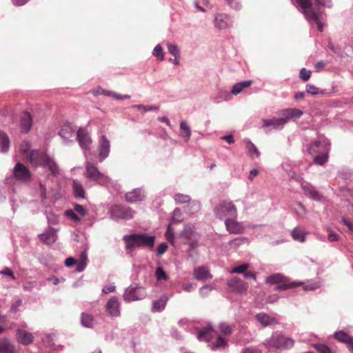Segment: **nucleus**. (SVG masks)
I'll return each mask as SVG.
<instances>
[{
    "label": "nucleus",
    "instance_id": "obj_1",
    "mask_svg": "<svg viewBox=\"0 0 353 353\" xmlns=\"http://www.w3.org/2000/svg\"><path fill=\"white\" fill-rule=\"evenodd\" d=\"M297 8L304 14L305 19L312 24L316 25L319 32L323 30V12L321 8H331V1L323 0H295Z\"/></svg>",
    "mask_w": 353,
    "mask_h": 353
},
{
    "label": "nucleus",
    "instance_id": "obj_2",
    "mask_svg": "<svg viewBox=\"0 0 353 353\" xmlns=\"http://www.w3.org/2000/svg\"><path fill=\"white\" fill-rule=\"evenodd\" d=\"M307 150L314 157V164L323 165L328 161L330 143L326 137L320 136L307 146Z\"/></svg>",
    "mask_w": 353,
    "mask_h": 353
},
{
    "label": "nucleus",
    "instance_id": "obj_3",
    "mask_svg": "<svg viewBox=\"0 0 353 353\" xmlns=\"http://www.w3.org/2000/svg\"><path fill=\"white\" fill-rule=\"evenodd\" d=\"M30 161L34 166H41L43 168L54 177H57L61 174V170L54 159L44 151H31Z\"/></svg>",
    "mask_w": 353,
    "mask_h": 353
},
{
    "label": "nucleus",
    "instance_id": "obj_4",
    "mask_svg": "<svg viewBox=\"0 0 353 353\" xmlns=\"http://www.w3.org/2000/svg\"><path fill=\"white\" fill-rule=\"evenodd\" d=\"M156 236L147 233H134L123 236L127 252H132L136 248H153Z\"/></svg>",
    "mask_w": 353,
    "mask_h": 353
},
{
    "label": "nucleus",
    "instance_id": "obj_5",
    "mask_svg": "<svg viewBox=\"0 0 353 353\" xmlns=\"http://www.w3.org/2000/svg\"><path fill=\"white\" fill-rule=\"evenodd\" d=\"M263 345L268 349L285 350L294 347V340L279 331L273 332L271 336L265 339Z\"/></svg>",
    "mask_w": 353,
    "mask_h": 353
},
{
    "label": "nucleus",
    "instance_id": "obj_6",
    "mask_svg": "<svg viewBox=\"0 0 353 353\" xmlns=\"http://www.w3.org/2000/svg\"><path fill=\"white\" fill-rule=\"evenodd\" d=\"M215 216L225 221L230 218H237L238 212L235 205L229 201H222L214 208Z\"/></svg>",
    "mask_w": 353,
    "mask_h": 353
},
{
    "label": "nucleus",
    "instance_id": "obj_7",
    "mask_svg": "<svg viewBox=\"0 0 353 353\" xmlns=\"http://www.w3.org/2000/svg\"><path fill=\"white\" fill-rule=\"evenodd\" d=\"M265 281L270 284H277L274 288L275 291H284L288 289L299 286L300 282H289L288 279L281 273L272 274L265 279Z\"/></svg>",
    "mask_w": 353,
    "mask_h": 353
},
{
    "label": "nucleus",
    "instance_id": "obj_8",
    "mask_svg": "<svg viewBox=\"0 0 353 353\" xmlns=\"http://www.w3.org/2000/svg\"><path fill=\"white\" fill-rule=\"evenodd\" d=\"M145 289L137 283H132L124 291L123 300L127 303L140 301L146 296Z\"/></svg>",
    "mask_w": 353,
    "mask_h": 353
},
{
    "label": "nucleus",
    "instance_id": "obj_9",
    "mask_svg": "<svg viewBox=\"0 0 353 353\" xmlns=\"http://www.w3.org/2000/svg\"><path fill=\"white\" fill-rule=\"evenodd\" d=\"M31 173L28 168L21 163H17L14 165L12 173L10 176L6 178V183L12 185L14 180L27 181L31 178Z\"/></svg>",
    "mask_w": 353,
    "mask_h": 353
},
{
    "label": "nucleus",
    "instance_id": "obj_10",
    "mask_svg": "<svg viewBox=\"0 0 353 353\" xmlns=\"http://www.w3.org/2000/svg\"><path fill=\"white\" fill-rule=\"evenodd\" d=\"M109 214L110 219L113 221H127L133 218L134 211L128 207L121 205H114L109 209Z\"/></svg>",
    "mask_w": 353,
    "mask_h": 353
},
{
    "label": "nucleus",
    "instance_id": "obj_11",
    "mask_svg": "<svg viewBox=\"0 0 353 353\" xmlns=\"http://www.w3.org/2000/svg\"><path fill=\"white\" fill-rule=\"evenodd\" d=\"M86 178L92 181H96L99 184L103 185L109 181V178L101 173L93 163L86 162L85 173Z\"/></svg>",
    "mask_w": 353,
    "mask_h": 353
},
{
    "label": "nucleus",
    "instance_id": "obj_12",
    "mask_svg": "<svg viewBox=\"0 0 353 353\" xmlns=\"http://www.w3.org/2000/svg\"><path fill=\"white\" fill-rule=\"evenodd\" d=\"M98 158L100 163L107 159L110 152V141L105 134H102L98 141Z\"/></svg>",
    "mask_w": 353,
    "mask_h": 353
},
{
    "label": "nucleus",
    "instance_id": "obj_13",
    "mask_svg": "<svg viewBox=\"0 0 353 353\" xmlns=\"http://www.w3.org/2000/svg\"><path fill=\"white\" fill-rule=\"evenodd\" d=\"M77 140L83 150H90L92 140L86 128L81 127L78 129L77 131Z\"/></svg>",
    "mask_w": 353,
    "mask_h": 353
},
{
    "label": "nucleus",
    "instance_id": "obj_14",
    "mask_svg": "<svg viewBox=\"0 0 353 353\" xmlns=\"http://www.w3.org/2000/svg\"><path fill=\"white\" fill-rule=\"evenodd\" d=\"M214 26L219 30L230 28L233 25V19L226 14H216L214 20Z\"/></svg>",
    "mask_w": 353,
    "mask_h": 353
},
{
    "label": "nucleus",
    "instance_id": "obj_15",
    "mask_svg": "<svg viewBox=\"0 0 353 353\" xmlns=\"http://www.w3.org/2000/svg\"><path fill=\"white\" fill-rule=\"evenodd\" d=\"M121 303L119 299L114 296H112L105 305V310L109 316L112 317H118L120 316Z\"/></svg>",
    "mask_w": 353,
    "mask_h": 353
},
{
    "label": "nucleus",
    "instance_id": "obj_16",
    "mask_svg": "<svg viewBox=\"0 0 353 353\" xmlns=\"http://www.w3.org/2000/svg\"><path fill=\"white\" fill-rule=\"evenodd\" d=\"M225 226L230 234H241L244 232L245 228L236 218H230L225 221Z\"/></svg>",
    "mask_w": 353,
    "mask_h": 353
},
{
    "label": "nucleus",
    "instance_id": "obj_17",
    "mask_svg": "<svg viewBox=\"0 0 353 353\" xmlns=\"http://www.w3.org/2000/svg\"><path fill=\"white\" fill-rule=\"evenodd\" d=\"M227 285L229 288L232 289L234 292L241 294H245L248 288V283L237 277L230 279Z\"/></svg>",
    "mask_w": 353,
    "mask_h": 353
},
{
    "label": "nucleus",
    "instance_id": "obj_18",
    "mask_svg": "<svg viewBox=\"0 0 353 353\" xmlns=\"http://www.w3.org/2000/svg\"><path fill=\"white\" fill-rule=\"evenodd\" d=\"M145 197V192L143 188L134 189L125 194V198L128 203L142 201Z\"/></svg>",
    "mask_w": 353,
    "mask_h": 353
},
{
    "label": "nucleus",
    "instance_id": "obj_19",
    "mask_svg": "<svg viewBox=\"0 0 353 353\" xmlns=\"http://www.w3.org/2000/svg\"><path fill=\"white\" fill-rule=\"evenodd\" d=\"M57 230L49 226L42 234L39 235V239L47 244H53L57 239Z\"/></svg>",
    "mask_w": 353,
    "mask_h": 353
},
{
    "label": "nucleus",
    "instance_id": "obj_20",
    "mask_svg": "<svg viewBox=\"0 0 353 353\" xmlns=\"http://www.w3.org/2000/svg\"><path fill=\"white\" fill-rule=\"evenodd\" d=\"M193 277L197 281H205L212 279L209 269L205 266H199L193 270Z\"/></svg>",
    "mask_w": 353,
    "mask_h": 353
},
{
    "label": "nucleus",
    "instance_id": "obj_21",
    "mask_svg": "<svg viewBox=\"0 0 353 353\" xmlns=\"http://www.w3.org/2000/svg\"><path fill=\"white\" fill-rule=\"evenodd\" d=\"M302 188L303 193L306 196L316 201H323V197L314 186L311 184H306L303 185Z\"/></svg>",
    "mask_w": 353,
    "mask_h": 353
},
{
    "label": "nucleus",
    "instance_id": "obj_22",
    "mask_svg": "<svg viewBox=\"0 0 353 353\" xmlns=\"http://www.w3.org/2000/svg\"><path fill=\"white\" fill-rule=\"evenodd\" d=\"M75 128L71 123L66 122L63 123L59 132L63 140L68 142L74 136Z\"/></svg>",
    "mask_w": 353,
    "mask_h": 353
},
{
    "label": "nucleus",
    "instance_id": "obj_23",
    "mask_svg": "<svg viewBox=\"0 0 353 353\" xmlns=\"http://www.w3.org/2000/svg\"><path fill=\"white\" fill-rule=\"evenodd\" d=\"M255 319L264 327L278 323V321L275 318L270 316L265 312L256 314L255 315Z\"/></svg>",
    "mask_w": 353,
    "mask_h": 353
},
{
    "label": "nucleus",
    "instance_id": "obj_24",
    "mask_svg": "<svg viewBox=\"0 0 353 353\" xmlns=\"http://www.w3.org/2000/svg\"><path fill=\"white\" fill-rule=\"evenodd\" d=\"M32 125V118L31 114L28 112H23L20 117V127L23 133H28Z\"/></svg>",
    "mask_w": 353,
    "mask_h": 353
},
{
    "label": "nucleus",
    "instance_id": "obj_25",
    "mask_svg": "<svg viewBox=\"0 0 353 353\" xmlns=\"http://www.w3.org/2000/svg\"><path fill=\"white\" fill-rule=\"evenodd\" d=\"M303 114V112L297 108H288L281 112V117L285 121V123L291 120L299 119Z\"/></svg>",
    "mask_w": 353,
    "mask_h": 353
},
{
    "label": "nucleus",
    "instance_id": "obj_26",
    "mask_svg": "<svg viewBox=\"0 0 353 353\" xmlns=\"http://www.w3.org/2000/svg\"><path fill=\"white\" fill-rule=\"evenodd\" d=\"M214 334L215 332L212 325H208L198 332L197 339L200 341H210Z\"/></svg>",
    "mask_w": 353,
    "mask_h": 353
},
{
    "label": "nucleus",
    "instance_id": "obj_27",
    "mask_svg": "<svg viewBox=\"0 0 353 353\" xmlns=\"http://www.w3.org/2000/svg\"><path fill=\"white\" fill-rule=\"evenodd\" d=\"M17 337L18 341L24 345L31 344L34 340V336L32 333L21 329L17 330Z\"/></svg>",
    "mask_w": 353,
    "mask_h": 353
},
{
    "label": "nucleus",
    "instance_id": "obj_28",
    "mask_svg": "<svg viewBox=\"0 0 353 353\" xmlns=\"http://www.w3.org/2000/svg\"><path fill=\"white\" fill-rule=\"evenodd\" d=\"M15 345L8 339L2 338L0 339V353H16Z\"/></svg>",
    "mask_w": 353,
    "mask_h": 353
},
{
    "label": "nucleus",
    "instance_id": "obj_29",
    "mask_svg": "<svg viewBox=\"0 0 353 353\" xmlns=\"http://www.w3.org/2000/svg\"><path fill=\"white\" fill-rule=\"evenodd\" d=\"M334 338L346 345L348 347L353 343V337L343 330L337 331L334 334Z\"/></svg>",
    "mask_w": 353,
    "mask_h": 353
},
{
    "label": "nucleus",
    "instance_id": "obj_30",
    "mask_svg": "<svg viewBox=\"0 0 353 353\" xmlns=\"http://www.w3.org/2000/svg\"><path fill=\"white\" fill-rule=\"evenodd\" d=\"M285 124V121L283 119L282 117L280 118H272L268 119H265L263 121V126L265 127H272L275 129H281L283 125Z\"/></svg>",
    "mask_w": 353,
    "mask_h": 353
},
{
    "label": "nucleus",
    "instance_id": "obj_31",
    "mask_svg": "<svg viewBox=\"0 0 353 353\" xmlns=\"http://www.w3.org/2000/svg\"><path fill=\"white\" fill-rule=\"evenodd\" d=\"M168 301V298L166 296H162L159 299L153 301L152 311L154 312H162L167 304Z\"/></svg>",
    "mask_w": 353,
    "mask_h": 353
},
{
    "label": "nucleus",
    "instance_id": "obj_32",
    "mask_svg": "<svg viewBox=\"0 0 353 353\" xmlns=\"http://www.w3.org/2000/svg\"><path fill=\"white\" fill-rule=\"evenodd\" d=\"M327 48L333 52L334 54L338 55L341 58H345L347 57V54L345 52V48H347V45L344 47H342L338 44H334L332 41H329L327 44Z\"/></svg>",
    "mask_w": 353,
    "mask_h": 353
},
{
    "label": "nucleus",
    "instance_id": "obj_33",
    "mask_svg": "<svg viewBox=\"0 0 353 353\" xmlns=\"http://www.w3.org/2000/svg\"><path fill=\"white\" fill-rule=\"evenodd\" d=\"M201 210V203L199 201L193 200L188 203V205L185 207V212L190 216H193L199 212Z\"/></svg>",
    "mask_w": 353,
    "mask_h": 353
},
{
    "label": "nucleus",
    "instance_id": "obj_34",
    "mask_svg": "<svg viewBox=\"0 0 353 353\" xmlns=\"http://www.w3.org/2000/svg\"><path fill=\"white\" fill-rule=\"evenodd\" d=\"M179 128L181 131V135L184 139L185 141L187 142L190 140L192 132L190 126L185 121H181L179 123Z\"/></svg>",
    "mask_w": 353,
    "mask_h": 353
},
{
    "label": "nucleus",
    "instance_id": "obj_35",
    "mask_svg": "<svg viewBox=\"0 0 353 353\" xmlns=\"http://www.w3.org/2000/svg\"><path fill=\"white\" fill-rule=\"evenodd\" d=\"M72 189L74 196L76 199H83L85 198V190L82 185L77 181L74 180L72 182Z\"/></svg>",
    "mask_w": 353,
    "mask_h": 353
},
{
    "label": "nucleus",
    "instance_id": "obj_36",
    "mask_svg": "<svg viewBox=\"0 0 353 353\" xmlns=\"http://www.w3.org/2000/svg\"><path fill=\"white\" fill-rule=\"evenodd\" d=\"M243 141L245 143V148L248 150V154L251 158H253L254 155L256 157H259L260 156L259 150L250 139H245Z\"/></svg>",
    "mask_w": 353,
    "mask_h": 353
},
{
    "label": "nucleus",
    "instance_id": "obj_37",
    "mask_svg": "<svg viewBox=\"0 0 353 353\" xmlns=\"http://www.w3.org/2000/svg\"><path fill=\"white\" fill-rule=\"evenodd\" d=\"M10 148V139L8 136L2 131H0V150L3 153H6Z\"/></svg>",
    "mask_w": 353,
    "mask_h": 353
},
{
    "label": "nucleus",
    "instance_id": "obj_38",
    "mask_svg": "<svg viewBox=\"0 0 353 353\" xmlns=\"http://www.w3.org/2000/svg\"><path fill=\"white\" fill-rule=\"evenodd\" d=\"M305 91L307 94L315 96V95H325L327 94V90H321L312 84H307L305 86Z\"/></svg>",
    "mask_w": 353,
    "mask_h": 353
},
{
    "label": "nucleus",
    "instance_id": "obj_39",
    "mask_svg": "<svg viewBox=\"0 0 353 353\" xmlns=\"http://www.w3.org/2000/svg\"><path fill=\"white\" fill-rule=\"evenodd\" d=\"M94 318L92 315L83 312L81 316V323L82 326L87 328L93 327Z\"/></svg>",
    "mask_w": 353,
    "mask_h": 353
},
{
    "label": "nucleus",
    "instance_id": "obj_40",
    "mask_svg": "<svg viewBox=\"0 0 353 353\" xmlns=\"http://www.w3.org/2000/svg\"><path fill=\"white\" fill-rule=\"evenodd\" d=\"M292 237L294 240L301 243H303L305 241V233L303 230L299 228H294L291 232Z\"/></svg>",
    "mask_w": 353,
    "mask_h": 353
},
{
    "label": "nucleus",
    "instance_id": "obj_41",
    "mask_svg": "<svg viewBox=\"0 0 353 353\" xmlns=\"http://www.w3.org/2000/svg\"><path fill=\"white\" fill-rule=\"evenodd\" d=\"M45 215L47 219V221L49 225H58L59 223V216L56 214L52 211H46Z\"/></svg>",
    "mask_w": 353,
    "mask_h": 353
},
{
    "label": "nucleus",
    "instance_id": "obj_42",
    "mask_svg": "<svg viewBox=\"0 0 353 353\" xmlns=\"http://www.w3.org/2000/svg\"><path fill=\"white\" fill-rule=\"evenodd\" d=\"M174 199L178 204L188 203L191 201L190 196L181 193H176L174 195Z\"/></svg>",
    "mask_w": 353,
    "mask_h": 353
},
{
    "label": "nucleus",
    "instance_id": "obj_43",
    "mask_svg": "<svg viewBox=\"0 0 353 353\" xmlns=\"http://www.w3.org/2000/svg\"><path fill=\"white\" fill-rule=\"evenodd\" d=\"M194 234V229L193 226L191 225H185L183 228L182 232H181V237L190 240L193 235Z\"/></svg>",
    "mask_w": 353,
    "mask_h": 353
},
{
    "label": "nucleus",
    "instance_id": "obj_44",
    "mask_svg": "<svg viewBox=\"0 0 353 353\" xmlns=\"http://www.w3.org/2000/svg\"><path fill=\"white\" fill-rule=\"evenodd\" d=\"M248 242V239L247 237H236L229 242V245L234 248L237 249L241 245L246 243Z\"/></svg>",
    "mask_w": 353,
    "mask_h": 353
},
{
    "label": "nucleus",
    "instance_id": "obj_45",
    "mask_svg": "<svg viewBox=\"0 0 353 353\" xmlns=\"http://www.w3.org/2000/svg\"><path fill=\"white\" fill-rule=\"evenodd\" d=\"M152 55L160 61H163L165 59L163 48L161 44H157L152 51Z\"/></svg>",
    "mask_w": 353,
    "mask_h": 353
},
{
    "label": "nucleus",
    "instance_id": "obj_46",
    "mask_svg": "<svg viewBox=\"0 0 353 353\" xmlns=\"http://www.w3.org/2000/svg\"><path fill=\"white\" fill-rule=\"evenodd\" d=\"M301 285H303V289L305 290V291H307V290H315L316 289H319L321 288V283L319 282V281H311V282H308L307 283H303L301 282H300Z\"/></svg>",
    "mask_w": 353,
    "mask_h": 353
},
{
    "label": "nucleus",
    "instance_id": "obj_47",
    "mask_svg": "<svg viewBox=\"0 0 353 353\" xmlns=\"http://www.w3.org/2000/svg\"><path fill=\"white\" fill-rule=\"evenodd\" d=\"M155 276L157 281H167L168 276L161 266L158 267L155 270Z\"/></svg>",
    "mask_w": 353,
    "mask_h": 353
},
{
    "label": "nucleus",
    "instance_id": "obj_48",
    "mask_svg": "<svg viewBox=\"0 0 353 353\" xmlns=\"http://www.w3.org/2000/svg\"><path fill=\"white\" fill-rule=\"evenodd\" d=\"M227 344V341L225 339L219 336L212 343L211 349L215 350L219 347H225Z\"/></svg>",
    "mask_w": 353,
    "mask_h": 353
},
{
    "label": "nucleus",
    "instance_id": "obj_49",
    "mask_svg": "<svg viewBox=\"0 0 353 353\" xmlns=\"http://www.w3.org/2000/svg\"><path fill=\"white\" fill-rule=\"evenodd\" d=\"M214 289V286L212 285L206 284L200 288L199 293L201 296L206 297L209 295L210 292Z\"/></svg>",
    "mask_w": 353,
    "mask_h": 353
},
{
    "label": "nucleus",
    "instance_id": "obj_50",
    "mask_svg": "<svg viewBox=\"0 0 353 353\" xmlns=\"http://www.w3.org/2000/svg\"><path fill=\"white\" fill-rule=\"evenodd\" d=\"M188 258L194 263L198 262L199 260V250L194 249H188L187 250Z\"/></svg>",
    "mask_w": 353,
    "mask_h": 353
},
{
    "label": "nucleus",
    "instance_id": "obj_51",
    "mask_svg": "<svg viewBox=\"0 0 353 353\" xmlns=\"http://www.w3.org/2000/svg\"><path fill=\"white\" fill-rule=\"evenodd\" d=\"M249 268L248 263H242L234 267L230 272L233 274H243L245 271Z\"/></svg>",
    "mask_w": 353,
    "mask_h": 353
},
{
    "label": "nucleus",
    "instance_id": "obj_52",
    "mask_svg": "<svg viewBox=\"0 0 353 353\" xmlns=\"http://www.w3.org/2000/svg\"><path fill=\"white\" fill-rule=\"evenodd\" d=\"M313 346L319 353H332L330 348L325 344L316 343Z\"/></svg>",
    "mask_w": 353,
    "mask_h": 353
},
{
    "label": "nucleus",
    "instance_id": "obj_53",
    "mask_svg": "<svg viewBox=\"0 0 353 353\" xmlns=\"http://www.w3.org/2000/svg\"><path fill=\"white\" fill-rule=\"evenodd\" d=\"M64 215L67 218L72 220L74 222H80L81 221V219L79 218V216H78L76 214L75 212L73 210L69 209V210H65L64 212Z\"/></svg>",
    "mask_w": 353,
    "mask_h": 353
},
{
    "label": "nucleus",
    "instance_id": "obj_54",
    "mask_svg": "<svg viewBox=\"0 0 353 353\" xmlns=\"http://www.w3.org/2000/svg\"><path fill=\"white\" fill-rule=\"evenodd\" d=\"M168 50L174 57H177L179 55V49L178 46L174 43H168Z\"/></svg>",
    "mask_w": 353,
    "mask_h": 353
},
{
    "label": "nucleus",
    "instance_id": "obj_55",
    "mask_svg": "<svg viewBox=\"0 0 353 353\" xmlns=\"http://www.w3.org/2000/svg\"><path fill=\"white\" fill-rule=\"evenodd\" d=\"M22 300L18 299L15 302L12 303L10 305V313H17L19 310V307L22 305Z\"/></svg>",
    "mask_w": 353,
    "mask_h": 353
},
{
    "label": "nucleus",
    "instance_id": "obj_56",
    "mask_svg": "<svg viewBox=\"0 0 353 353\" xmlns=\"http://www.w3.org/2000/svg\"><path fill=\"white\" fill-rule=\"evenodd\" d=\"M219 328L221 332L224 335H230L232 334V328L231 327L225 323H221L219 325Z\"/></svg>",
    "mask_w": 353,
    "mask_h": 353
},
{
    "label": "nucleus",
    "instance_id": "obj_57",
    "mask_svg": "<svg viewBox=\"0 0 353 353\" xmlns=\"http://www.w3.org/2000/svg\"><path fill=\"white\" fill-rule=\"evenodd\" d=\"M311 77V71L306 70L305 68H302L299 73V77L303 81H307L310 79Z\"/></svg>",
    "mask_w": 353,
    "mask_h": 353
},
{
    "label": "nucleus",
    "instance_id": "obj_58",
    "mask_svg": "<svg viewBox=\"0 0 353 353\" xmlns=\"http://www.w3.org/2000/svg\"><path fill=\"white\" fill-rule=\"evenodd\" d=\"M168 244L165 242L160 243L157 248V255L161 256L163 254L168 250Z\"/></svg>",
    "mask_w": 353,
    "mask_h": 353
},
{
    "label": "nucleus",
    "instance_id": "obj_59",
    "mask_svg": "<svg viewBox=\"0 0 353 353\" xmlns=\"http://www.w3.org/2000/svg\"><path fill=\"white\" fill-rule=\"evenodd\" d=\"M229 6L236 10H239L241 8L239 0H225Z\"/></svg>",
    "mask_w": 353,
    "mask_h": 353
},
{
    "label": "nucleus",
    "instance_id": "obj_60",
    "mask_svg": "<svg viewBox=\"0 0 353 353\" xmlns=\"http://www.w3.org/2000/svg\"><path fill=\"white\" fill-rule=\"evenodd\" d=\"M74 209L76 212L79 213L82 216H85L87 214V210L85 208L80 204H74Z\"/></svg>",
    "mask_w": 353,
    "mask_h": 353
},
{
    "label": "nucleus",
    "instance_id": "obj_61",
    "mask_svg": "<svg viewBox=\"0 0 353 353\" xmlns=\"http://www.w3.org/2000/svg\"><path fill=\"white\" fill-rule=\"evenodd\" d=\"M165 238L167 239V240L168 241H170V243H173L174 242V232L171 229L170 225H168V228L166 230V232L165 233Z\"/></svg>",
    "mask_w": 353,
    "mask_h": 353
},
{
    "label": "nucleus",
    "instance_id": "obj_62",
    "mask_svg": "<svg viewBox=\"0 0 353 353\" xmlns=\"http://www.w3.org/2000/svg\"><path fill=\"white\" fill-rule=\"evenodd\" d=\"M241 353H262V352L257 347L250 346L243 349Z\"/></svg>",
    "mask_w": 353,
    "mask_h": 353
},
{
    "label": "nucleus",
    "instance_id": "obj_63",
    "mask_svg": "<svg viewBox=\"0 0 353 353\" xmlns=\"http://www.w3.org/2000/svg\"><path fill=\"white\" fill-rule=\"evenodd\" d=\"M181 212L179 208H175L173 211V217L172 219L173 222L180 223L182 220L181 219Z\"/></svg>",
    "mask_w": 353,
    "mask_h": 353
},
{
    "label": "nucleus",
    "instance_id": "obj_64",
    "mask_svg": "<svg viewBox=\"0 0 353 353\" xmlns=\"http://www.w3.org/2000/svg\"><path fill=\"white\" fill-rule=\"evenodd\" d=\"M341 222L348 228L349 231L353 234V223L346 217H343Z\"/></svg>",
    "mask_w": 353,
    "mask_h": 353
}]
</instances>
